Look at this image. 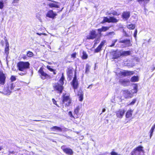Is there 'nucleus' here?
I'll return each instance as SVG.
<instances>
[{
	"instance_id": "nucleus-54",
	"label": "nucleus",
	"mask_w": 155,
	"mask_h": 155,
	"mask_svg": "<svg viewBox=\"0 0 155 155\" xmlns=\"http://www.w3.org/2000/svg\"><path fill=\"white\" fill-rule=\"evenodd\" d=\"M15 152L14 151H12L10 152L9 153V154H15V155H17V153H16V154L15 153Z\"/></svg>"
},
{
	"instance_id": "nucleus-28",
	"label": "nucleus",
	"mask_w": 155,
	"mask_h": 155,
	"mask_svg": "<svg viewBox=\"0 0 155 155\" xmlns=\"http://www.w3.org/2000/svg\"><path fill=\"white\" fill-rule=\"evenodd\" d=\"M131 52L130 51H121V56H126L130 55Z\"/></svg>"
},
{
	"instance_id": "nucleus-7",
	"label": "nucleus",
	"mask_w": 155,
	"mask_h": 155,
	"mask_svg": "<svg viewBox=\"0 0 155 155\" xmlns=\"http://www.w3.org/2000/svg\"><path fill=\"white\" fill-rule=\"evenodd\" d=\"M141 153H144V151L143 147L141 146H139L135 148L131 151V155H140Z\"/></svg>"
},
{
	"instance_id": "nucleus-38",
	"label": "nucleus",
	"mask_w": 155,
	"mask_h": 155,
	"mask_svg": "<svg viewBox=\"0 0 155 155\" xmlns=\"http://www.w3.org/2000/svg\"><path fill=\"white\" fill-rule=\"evenodd\" d=\"M117 39H115L112 41V44L109 45L110 47H112L115 45V43L117 41Z\"/></svg>"
},
{
	"instance_id": "nucleus-1",
	"label": "nucleus",
	"mask_w": 155,
	"mask_h": 155,
	"mask_svg": "<svg viewBox=\"0 0 155 155\" xmlns=\"http://www.w3.org/2000/svg\"><path fill=\"white\" fill-rule=\"evenodd\" d=\"M81 107L80 105L77 106L74 109V115L71 111H69L68 113L69 117L74 119L78 118L81 114Z\"/></svg>"
},
{
	"instance_id": "nucleus-21",
	"label": "nucleus",
	"mask_w": 155,
	"mask_h": 155,
	"mask_svg": "<svg viewBox=\"0 0 155 155\" xmlns=\"http://www.w3.org/2000/svg\"><path fill=\"white\" fill-rule=\"evenodd\" d=\"M57 15V14L54 13L53 11L51 10H49L46 14V16L52 19H54Z\"/></svg>"
},
{
	"instance_id": "nucleus-29",
	"label": "nucleus",
	"mask_w": 155,
	"mask_h": 155,
	"mask_svg": "<svg viewBox=\"0 0 155 155\" xmlns=\"http://www.w3.org/2000/svg\"><path fill=\"white\" fill-rule=\"evenodd\" d=\"M5 53H7L9 51V45L7 40H5Z\"/></svg>"
},
{
	"instance_id": "nucleus-10",
	"label": "nucleus",
	"mask_w": 155,
	"mask_h": 155,
	"mask_svg": "<svg viewBox=\"0 0 155 155\" xmlns=\"http://www.w3.org/2000/svg\"><path fill=\"white\" fill-rule=\"evenodd\" d=\"M54 90L59 93L61 94L64 89V87L62 85L58 83H55L53 86Z\"/></svg>"
},
{
	"instance_id": "nucleus-17",
	"label": "nucleus",
	"mask_w": 155,
	"mask_h": 155,
	"mask_svg": "<svg viewBox=\"0 0 155 155\" xmlns=\"http://www.w3.org/2000/svg\"><path fill=\"white\" fill-rule=\"evenodd\" d=\"M119 82L120 84L124 87L128 86L129 85L130 83V81L129 80L125 79H120L119 81Z\"/></svg>"
},
{
	"instance_id": "nucleus-19",
	"label": "nucleus",
	"mask_w": 155,
	"mask_h": 155,
	"mask_svg": "<svg viewBox=\"0 0 155 155\" xmlns=\"http://www.w3.org/2000/svg\"><path fill=\"white\" fill-rule=\"evenodd\" d=\"M48 1H51L53 2V3H49L48 4V5L51 8H59V6L58 5V2L53 1L51 0H48Z\"/></svg>"
},
{
	"instance_id": "nucleus-11",
	"label": "nucleus",
	"mask_w": 155,
	"mask_h": 155,
	"mask_svg": "<svg viewBox=\"0 0 155 155\" xmlns=\"http://www.w3.org/2000/svg\"><path fill=\"white\" fill-rule=\"evenodd\" d=\"M98 34L96 33V31L92 30L89 33V35L86 37L87 40H93L96 38Z\"/></svg>"
},
{
	"instance_id": "nucleus-39",
	"label": "nucleus",
	"mask_w": 155,
	"mask_h": 155,
	"mask_svg": "<svg viewBox=\"0 0 155 155\" xmlns=\"http://www.w3.org/2000/svg\"><path fill=\"white\" fill-rule=\"evenodd\" d=\"M137 99L136 98L132 100V101L128 104V106L132 105H134L136 103Z\"/></svg>"
},
{
	"instance_id": "nucleus-46",
	"label": "nucleus",
	"mask_w": 155,
	"mask_h": 155,
	"mask_svg": "<svg viewBox=\"0 0 155 155\" xmlns=\"http://www.w3.org/2000/svg\"><path fill=\"white\" fill-rule=\"evenodd\" d=\"M4 3L2 1H0V9H2L4 7Z\"/></svg>"
},
{
	"instance_id": "nucleus-31",
	"label": "nucleus",
	"mask_w": 155,
	"mask_h": 155,
	"mask_svg": "<svg viewBox=\"0 0 155 155\" xmlns=\"http://www.w3.org/2000/svg\"><path fill=\"white\" fill-rule=\"evenodd\" d=\"M65 79L64 77L63 73L62 74V75L59 80V82L60 83L59 84L63 85L64 84V80Z\"/></svg>"
},
{
	"instance_id": "nucleus-14",
	"label": "nucleus",
	"mask_w": 155,
	"mask_h": 155,
	"mask_svg": "<svg viewBox=\"0 0 155 155\" xmlns=\"http://www.w3.org/2000/svg\"><path fill=\"white\" fill-rule=\"evenodd\" d=\"M134 73V71L124 70L123 71H120L119 75L121 76L126 77L133 75Z\"/></svg>"
},
{
	"instance_id": "nucleus-51",
	"label": "nucleus",
	"mask_w": 155,
	"mask_h": 155,
	"mask_svg": "<svg viewBox=\"0 0 155 155\" xmlns=\"http://www.w3.org/2000/svg\"><path fill=\"white\" fill-rule=\"evenodd\" d=\"M110 155H120V154H118L117 153L114 151H112L110 153Z\"/></svg>"
},
{
	"instance_id": "nucleus-27",
	"label": "nucleus",
	"mask_w": 155,
	"mask_h": 155,
	"mask_svg": "<svg viewBox=\"0 0 155 155\" xmlns=\"http://www.w3.org/2000/svg\"><path fill=\"white\" fill-rule=\"evenodd\" d=\"M50 129L52 131L57 130L60 132H61L62 131V129L61 128L57 126H54L51 127Z\"/></svg>"
},
{
	"instance_id": "nucleus-58",
	"label": "nucleus",
	"mask_w": 155,
	"mask_h": 155,
	"mask_svg": "<svg viewBox=\"0 0 155 155\" xmlns=\"http://www.w3.org/2000/svg\"><path fill=\"white\" fill-rule=\"evenodd\" d=\"M63 7H62V8H61V10H60L59 11V12H61V11H62V9H63Z\"/></svg>"
},
{
	"instance_id": "nucleus-9",
	"label": "nucleus",
	"mask_w": 155,
	"mask_h": 155,
	"mask_svg": "<svg viewBox=\"0 0 155 155\" xmlns=\"http://www.w3.org/2000/svg\"><path fill=\"white\" fill-rule=\"evenodd\" d=\"M118 21V20L115 18L114 17H110L109 18L106 17H103V20L101 22V24H104L106 22L117 23Z\"/></svg>"
},
{
	"instance_id": "nucleus-56",
	"label": "nucleus",
	"mask_w": 155,
	"mask_h": 155,
	"mask_svg": "<svg viewBox=\"0 0 155 155\" xmlns=\"http://www.w3.org/2000/svg\"><path fill=\"white\" fill-rule=\"evenodd\" d=\"M105 109L104 108L102 110V112L101 113V114H102L105 111Z\"/></svg>"
},
{
	"instance_id": "nucleus-25",
	"label": "nucleus",
	"mask_w": 155,
	"mask_h": 155,
	"mask_svg": "<svg viewBox=\"0 0 155 155\" xmlns=\"http://www.w3.org/2000/svg\"><path fill=\"white\" fill-rule=\"evenodd\" d=\"M133 112V110H132L131 109H129L126 112L125 115L126 117L127 118H131L132 116Z\"/></svg>"
},
{
	"instance_id": "nucleus-50",
	"label": "nucleus",
	"mask_w": 155,
	"mask_h": 155,
	"mask_svg": "<svg viewBox=\"0 0 155 155\" xmlns=\"http://www.w3.org/2000/svg\"><path fill=\"white\" fill-rule=\"evenodd\" d=\"M19 1V0H13L12 2V3L14 4V5H16L15 4L18 3Z\"/></svg>"
},
{
	"instance_id": "nucleus-22",
	"label": "nucleus",
	"mask_w": 155,
	"mask_h": 155,
	"mask_svg": "<svg viewBox=\"0 0 155 155\" xmlns=\"http://www.w3.org/2000/svg\"><path fill=\"white\" fill-rule=\"evenodd\" d=\"M14 87L15 86L13 83L11 82L8 83L6 87L7 91L8 92H11L13 90Z\"/></svg>"
},
{
	"instance_id": "nucleus-2",
	"label": "nucleus",
	"mask_w": 155,
	"mask_h": 155,
	"mask_svg": "<svg viewBox=\"0 0 155 155\" xmlns=\"http://www.w3.org/2000/svg\"><path fill=\"white\" fill-rule=\"evenodd\" d=\"M62 103L65 107H68L72 105V100L69 95L65 93L62 95Z\"/></svg>"
},
{
	"instance_id": "nucleus-8",
	"label": "nucleus",
	"mask_w": 155,
	"mask_h": 155,
	"mask_svg": "<svg viewBox=\"0 0 155 155\" xmlns=\"http://www.w3.org/2000/svg\"><path fill=\"white\" fill-rule=\"evenodd\" d=\"M74 77L73 78L72 81L71 82V84L72 86L73 89L75 90L78 89L79 86V83L77 79L76 75V72L75 71L74 74Z\"/></svg>"
},
{
	"instance_id": "nucleus-18",
	"label": "nucleus",
	"mask_w": 155,
	"mask_h": 155,
	"mask_svg": "<svg viewBox=\"0 0 155 155\" xmlns=\"http://www.w3.org/2000/svg\"><path fill=\"white\" fill-rule=\"evenodd\" d=\"M106 41L105 40L102 41L98 46L94 50L95 53H98L101 50Z\"/></svg>"
},
{
	"instance_id": "nucleus-12",
	"label": "nucleus",
	"mask_w": 155,
	"mask_h": 155,
	"mask_svg": "<svg viewBox=\"0 0 155 155\" xmlns=\"http://www.w3.org/2000/svg\"><path fill=\"white\" fill-rule=\"evenodd\" d=\"M6 75L3 71L0 70V86L4 85L6 82Z\"/></svg>"
},
{
	"instance_id": "nucleus-3",
	"label": "nucleus",
	"mask_w": 155,
	"mask_h": 155,
	"mask_svg": "<svg viewBox=\"0 0 155 155\" xmlns=\"http://www.w3.org/2000/svg\"><path fill=\"white\" fill-rule=\"evenodd\" d=\"M132 41L130 39H124L119 41L117 44L116 47L126 48L132 46Z\"/></svg>"
},
{
	"instance_id": "nucleus-5",
	"label": "nucleus",
	"mask_w": 155,
	"mask_h": 155,
	"mask_svg": "<svg viewBox=\"0 0 155 155\" xmlns=\"http://www.w3.org/2000/svg\"><path fill=\"white\" fill-rule=\"evenodd\" d=\"M74 71V69L72 66L70 65L67 68L66 72L67 78L68 80L70 81L73 78Z\"/></svg>"
},
{
	"instance_id": "nucleus-32",
	"label": "nucleus",
	"mask_w": 155,
	"mask_h": 155,
	"mask_svg": "<svg viewBox=\"0 0 155 155\" xmlns=\"http://www.w3.org/2000/svg\"><path fill=\"white\" fill-rule=\"evenodd\" d=\"M88 55L86 52L84 51H83L82 55L81 57L82 59L83 60L86 59L88 58Z\"/></svg>"
},
{
	"instance_id": "nucleus-36",
	"label": "nucleus",
	"mask_w": 155,
	"mask_h": 155,
	"mask_svg": "<svg viewBox=\"0 0 155 155\" xmlns=\"http://www.w3.org/2000/svg\"><path fill=\"white\" fill-rule=\"evenodd\" d=\"M100 37H99L98 38H95V39L94 40V46H96L97 44L99 43L100 41Z\"/></svg>"
},
{
	"instance_id": "nucleus-20",
	"label": "nucleus",
	"mask_w": 155,
	"mask_h": 155,
	"mask_svg": "<svg viewBox=\"0 0 155 155\" xmlns=\"http://www.w3.org/2000/svg\"><path fill=\"white\" fill-rule=\"evenodd\" d=\"M130 16V12L129 11L124 12L122 15L121 17L123 19L127 20Z\"/></svg>"
},
{
	"instance_id": "nucleus-60",
	"label": "nucleus",
	"mask_w": 155,
	"mask_h": 155,
	"mask_svg": "<svg viewBox=\"0 0 155 155\" xmlns=\"http://www.w3.org/2000/svg\"><path fill=\"white\" fill-rule=\"evenodd\" d=\"M34 121H40L41 120H34Z\"/></svg>"
},
{
	"instance_id": "nucleus-63",
	"label": "nucleus",
	"mask_w": 155,
	"mask_h": 155,
	"mask_svg": "<svg viewBox=\"0 0 155 155\" xmlns=\"http://www.w3.org/2000/svg\"><path fill=\"white\" fill-rule=\"evenodd\" d=\"M91 85H90L88 87V88H89L90 86Z\"/></svg>"
},
{
	"instance_id": "nucleus-6",
	"label": "nucleus",
	"mask_w": 155,
	"mask_h": 155,
	"mask_svg": "<svg viewBox=\"0 0 155 155\" xmlns=\"http://www.w3.org/2000/svg\"><path fill=\"white\" fill-rule=\"evenodd\" d=\"M44 68L43 67H41L40 68L38 71V73L39 74L40 77L43 80H44L50 78V76L44 71Z\"/></svg>"
},
{
	"instance_id": "nucleus-59",
	"label": "nucleus",
	"mask_w": 155,
	"mask_h": 155,
	"mask_svg": "<svg viewBox=\"0 0 155 155\" xmlns=\"http://www.w3.org/2000/svg\"><path fill=\"white\" fill-rule=\"evenodd\" d=\"M2 149V147H0V151Z\"/></svg>"
},
{
	"instance_id": "nucleus-33",
	"label": "nucleus",
	"mask_w": 155,
	"mask_h": 155,
	"mask_svg": "<svg viewBox=\"0 0 155 155\" xmlns=\"http://www.w3.org/2000/svg\"><path fill=\"white\" fill-rule=\"evenodd\" d=\"M138 81L139 78L137 76H134L132 77L130 79V81L132 82H137Z\"/></svg>"
},
{
	"instance_id": "nucleus-13",
	"label": "nucleus",
	"mask_w": 155,
	"mask_h": 155,
	"mask_svg": "<svg viewBox=\"0 0 155 155\" xmlns=\"http://www.w3.org/2000/svg\"><path fill=\"white\" fill-rule=\"evenodd\" d=\"M61 149L64 153L68 155H72L73 154V150L67 147L65 145L61 146Z\"/></svg>"
},
{
	"instance_id": "nucleus-23",
	"label": "nucleus",
	"mask_w": 155,
	"mask_h": 155,
	"mask_svg": "<svg viewBox=\"0 0 155 155\" xmlns=\"http://www.w3.org/2000/svg\"><path fill=\"white\" fill-rule=\"evenodd\" d=\"M125 112L124 109H119L116 112V115L119 118H122Z\"/></svg>"
},
{
	"instance_id": "nucleus-24",
	"label": "nucleus",
	"mask_w": 155,
	"mask_h": 155,
	"mask_svg": "<svg viewBox=\"0 0 155 155\" xmlns=\"http://www.w3.org/2000/svg\"><path fill=\"white\" fill-rule=\"evenodd\" d=\"M110 28V26H103L101 28L97 29V30L98 31L99 34L101 36V33L102 32H105L109 30Z\"/></svg>"
},
{
	"instance_id": "nucleus-49",
	"label": "nucleus",
	"mask_w": 155,
	"mask_h": 155,
	"mask_svg": "<svg viewBox=\"0 0 155 155\" xmlns=\"http://www.w3.org/2000/svg\"><path fill=\"white\" fill-rule=\"evenodd\" d=\"M137 33V29H136L135 30V31H134V36L135 38H136Z\"/></svg>"
},
{
	"instance_id": "nucleus-34",
	"label": "nucleus",
	"mask_w": 155,
	"mask_h": 155,
	"mask_svg": "<svg viewBox=\"0 0 155 155\" xmlns=\"http://www.w3.org/2000/svg\"><path fill=\"white\" fill-rule=\"evenodd\" d=\"M127 27L130 30H134L135 28V25L134 24H130L127 25Z\"/></svg>"
},
{
	"instance_id": "nucleus-30",
	"label": "nucleus",
	"mask_w": 155,
	"mask_h": 155,
	"mask_svg": "<svg viewBox=\"0 0 155 155\" xmlns=\"http://www.w3.org/2000/svg\"><path fill=\"white\" fill-rule=\"evenodd\" d=\"M150 0H137V2L140 4H143L144 5L148 3Z\"/></svg>"
},
{
	"instance_id": "nucleus-45",
	"label": "nucleus",
	"mask_w": 155,
	"mask_h": 155,
	"mask_svg": "<svg viewBox=\"0 0 155 155\" xmlns=\"http://www.w3.org/2000/svg\"><path fill=\"white\" fill-rule=\"evenodd\" d=\"M111 14L114 16H118L120 15V13H118L116 11H114Z\"/></svg>"
},
{
	"instance_id": "nucleus-42",
	"label": "nucleus",
	"mask_w": 155,
	"mask_h": 155,
	"mask_svg": "<svg viewBox=\"0 0 155 155\" xmlns=\"http://www.w3.org/2000/svg\"><path fill=\"white\" fill-rule=\"evenodd\" d=\"M115 34V33L114 31H111L109 32H107L106 35L107 36H109L110 35H114Z\"/></svg>"
},
{
	"instance_id": "nucleus-35",
	"label": "nucleus",
	"mask_w": 155,
	"mask_h": 155,
	"mask_svg": "<svg viewBox=\"0 0 155 155\" xmlns=\"http://www.w3.org/2000/svg\"><path fill=\"white\" fill-rule=\"evenodd\" d=\"M47 68L50 71L53 72V74H56V70L52 68L51 66L49 65H47L46 66Z\"/></svg>"
},
{
	"instance_id": "nucleus-4",
	"label": "nucleus",
	"mask_w": 155,
	"mask_h": 155,
	"mask_svg": "<svg viewBox=\"0 0 155 155\" xmlns=\"http://www.w3.org/2000/svg\"><path fill=\"white\" fill-rule=\"evenodd\" d=\"M30 63L28 61H20L17 64L18 69L20 71H23L30 68Z\"/></svg>"
},
{
	"instance_id": "nucleus-26",
	"label": "nucleus",
	"mask_w": 155,
	"mask_h": 155,
	"mask_svg": "<svg viewBox=\"0 0 155 155\" xmlns=\"http://www.w3.org/2000/svg\"><path fill=\"white\" fill-rule=\"evenodd\" d=\"M77 95L79 96V101H82L83 99L84 93L82 90H79L78 92Z\"/></svg>"
},
{
	"instance_id": "nucleus-37",
	"label": "nucleus",
	"mask_w": 155,
	"mask_h": 155,
	"mask_svg": "<svg viewBox=\"0 0 155 155\" xmlns=\"http://www.w3.org/2000/svg\"><path fill=\"white\" fill-rule=\"evenodd\" d=\"M27 56L28 57H31L34 55L33 53L31 51H28L26 54Z\"/></svg>"
},
{
	"instance_id": "nucleus-43",
	"label": "nucleus",
	"mask_w": 155,
	"mask_h": 155,
	"mask_svg": "<svg viewBox=\"0 0 155 155\" xmlns=\"http://www.w3.org/2000/svg\"><path fill=\"white\" fill-rule=\"evenodd\" d=\"M10 79L12 81H13L16 80V78L15 76L12 75Z\"/></svg>"
},
{
	"instance_id": "nucleus-55",
	"label": "nucleus",
	"mask_w": 155,
	"mask_h": 155,
	"mask_svg": "<svg viewBox=\"0 0 155 155\" xmlns=\"http://www.w3.org/2000/svg\"><path fill=\"white\" fill-rule=\"evenodd\" d=\"M36 34L37 35H45V34L42 33H39L37 32V33H36Z\"/></svg>"
},
{
	"instance_id": "nucleus-16",
	"label": "nucleus",
	"mask_w": 155,
	"mask_h": 155,
	"mask_svg": "<svg viewBox=\"0 0 155 155\" xmlns=\"http://www.w3.org/2000/svg\"><path fill=\"white\" fill-rule=\"evenodd\" d=\"M112 53V58L113 59H117L121 56L120 50L119 51L117 49L115 51H113Z\"/></svg>"
},
{
	"instance_id": "nucleus-53",
	"label": "nucleus",
	"mask_w": 155,
	"mask_h": 155,
	"mask_svg": "<svg viewBox=\"0 0 155 155\" xmlns=\"http://www.w3.org/2000/svg\"><path fill=\"white\" fill-rule=\"evenodd\" d=\"M123 32L124 34V35L126 37H129V35L127 33L126 31H123Z\"/></svg>"
},
{
	"instance_id": "nucleus-44",
	"label": "nucleus",
	"mask_w": 155,
	"mask_h": 155,
	"mask_svg": "<svg viewBox=\"0 0 155 155\" xmlns=\"http://www.w3.org/2000/svg\"><path fill=\"white\" fill-rule=\"evenodd\" d=\"M154 129L153 128L151 127L150 130V138H151V137L152 136L153 134V133L154 130Z\"/></svg>"
},
{
	"instance_id": "nucleus-61",
	"label": "nucleus",
	"mask_w": 155,
	"mask_h": 155,
	"mask_svg": "<svg viewBox=\"0 0 155 155\" xmlns=\"http://www.w3.org/2000/svg\"><path fill=\"white\" fill-rule=\"evenodd\" d=\"M24 74H23V73H21V74H20L21 75H24Z\"/></svg>"
},
{
	"instance_id": "nucleus-40",
	"label": "nucleus",
	"mask_w": 155,
	"mask_h": 155,
	"mask_svg": "<svg viewBox=\"0 0 155 155\" xmlns=\"http://www.w3.org/2000/svg\"><path fill=\"white\" fill-rule=\"evenodd\" d=\"M90 66L88 64H87L86 65L85 73H87L89 71Z\"/></svg>"
},
{
	"instance_id": "nucleus-41",
	"label": "nucleus",
	"mask_w": 155,
	"mask_h": 155,
	"mask_svg": "<svg viewBox=\"0 0 155 155\" xmlns=\"http://www.w3.org/2000/svg\"><path fill=\"white\" fill-rule=\"evenodd\" d=\"M77 54L76 52H73L71 54V58L74 59L76 58V55Z\"/></svg>"
},
{
	"instance_id": "nucleus-15",
	"label": "nucleus",
	"mask_w": 155,
	"mask_h": 155,
	"mask_svg": "<svg viewBox=\"0 0 155 155\" xmlns=\"http://www.w3.org/2000/svg\"><path fill=\"white\" fill-rule=\"evenodd\" d=\"M123 96L125 99L131 98L133 96L132 93H131L128 90H123Z\"/></svg>"
},
{
	"instance_id": "nucleus-62",
	"label": "nucleus",
	"mask_w": 155,
	"mask_h": 155,
	"mask_svg": "<svg viewBox=\"0 0 155 155\" xmlns=\"http://www.w3.org/2000/svg\"><path fill=\"white\" fill-rule=\"evenodd\" d=\"M18 155H23L22 154H20V153H18Z\"/></svg>"
},
{
	"instance_id": "nucleus-57",
	"label": "nucleus",
	"mask_w": 155,
	"mask_h": 155,
	"mask_svg": "<svg viewBox=\"0 0 155 155\" xmlns=\"http://www.w3.org/2000/svg\"><path fill=\"white\" fill-rule=\"evenodd\" d=\"M152 127L154 129H155V124L153 125L152 126Z\"/></svg>"
},
{
	"instance_id": "nucleus-47",
	"label": "nucleus",
	"mask_w": 155,
	"mask_h": 155,
	"mask_svg": "<svg viewBox=\"0 0 155 155\" xmlns=\"http://www.w3.org/2000/svg\"><path fill=\"white\" fill-rule=\"evenodd\" d=\"M133 89L134 90V91L133 92L134 93H136L137 92V85L135 86L134 87Z\"/></svg>"
},
{
	"instance_id": "nucleus-52",
	"label": "nucleus",
	"mask_w": 155,
	"mask_h": 155,
	"mask_svg": "<svg viewBox=\"0 0 155 155\" xmlns=\"http://www.w3.org/2000/svg\"><path fill=\"white\" fill-rule=\"evenodd\" d=\"M27 56L25 54H23V56L21 57V58L24 60L26 59L27 58Z\"/></svg>"
},
{
	"instance_id": "nucleus-64",
	"label": "nucleus",
	"mask_w": 155,
	"mask_h": 155,
	"mask_svg": "<svg viewBox=\"0 0 155 155\" xmlns=\"http://www.w3.org/2000/svg\"><path fill=\"white\" fill-rule=\"evenodd\" d=\"M130 1H132V0H130Z\"/></svg>"
},
{
	"instance_id": "nucleus-48",
	"label": "nucleus",
	"mask_w": 155,
	"mask_h": 155,
	"mask_svg": "<svg viewBox=\"0 0 155 155\" xmlns=\"http://www.w3.org/2000/svg\"><path fill=\"white\" fill-rule=\"evenodd\" d=\"M52 100L54 104L56 105L57 107H59V105L57 103V101H55L54 98H52Z\"/></svg>"
}]
</instances>
